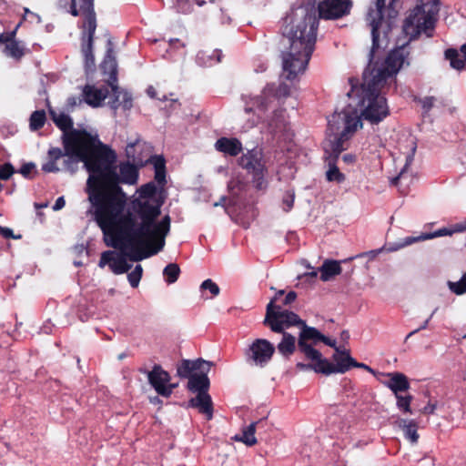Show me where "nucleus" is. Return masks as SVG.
<instances>
[{"mask_svg": "<svg viewBox=\"0 0 466 466\" xmlns=\"http://www.w3.org/2000/svg\"><path fill=\"white\" fill-rule=\"evenodd\" d=\"M0 235L6 238L19 239L21 235H15L13 230L6 227L0 226Z\"/></svg>", "mask_w": 466, "mask_h": 466, "instance_id": "obj_45", "label": "nucleus"}, {"mask_svg": "<svg viewBox=\"0 0 466 466\" xmlns=\"http://www.w3.org/2000/svg\"><path fill=\"white\" fill-rule=\"evenodd\" d=\"M147 380L156 392L166 398H168L174 389L177 387V384L170 382L169 373L158 365L154 366L152 370L147 373Z\"/></svg>", "mask_w": 466, "mask_h": 466, "instance_id": "obj_14", "label": "nucleus"}, {"mask_svg": "<svg viewBox=\"0 0 466 466\" xmlns=\"http://www.w3.org/2000/svg\"><path fill=\"white\" fill-rule=\"evenodd\" d=\"M313 46L301 42H288L281 52L282 72L285 78L295 80L307 69Z\"/></svg>", "mask_w": 466, "mask_h": 466, "instance_id": "obj_7", "label": "nucleus"}, {"mask_svg": "<svg viewBox=\"0 0 466 466\" xmlns=\"http://www.w3.org/2000/svg\"><path fill=\"white\" fill-rule=\"evenodd\" d=\"M50 115L52 116L53 121L56 123V125L64 131L63 137L66 134H70L74 132L75 130L68 131L72 127V120L71 118L66 115L63 112L56 111L53 109H50Z\"/></svg>", "mask_w": 466, "mask_h": 466, "instance_id": "obj_27", "label": "nucleus"}, {"mask_svg": "<svg viewBox=\"0 0 466 466\" xmlns=\"http://www.w3.org/2000/svg\"><path fill=\"white\" fill-rule=\"evenodd\" d=\"M352 367L362 368V369H365L366 370H368V371H370L371 373L374 372L373 370L371 368H370L369 366H367V365H365L363 363H358L357 361H356V364H352Z\"/></svg>", "mask_w": 466, "mask_h": 466, "instance_id": "obj_53", "label": "nucleus"}, {"mask_svg": "<svg viewBox=\"0 0 466 466\" xmlns=\"http://www.w3.org/2000/svg\"><path fill=\"white\" fill-rule=\"evenodd\" d=\"M180 268L177 264H168L163 271L166 281L168 284L176 282L178 279Z\"/></svg>", "mask_w": 466, "mask_h": 466, "instance_id": "obj_35", "label": "nucleus"}, {"mask_svg": "<svg viewBox=\"0 0 466 466\" xmlns=\"http://www.w3.org/2000/svg\"><path fill=\"white\" fill-rule=\"evenodd\" d=\"M15 170L11 164H4L0 165V179L6 180L8 179L13 174Z\"/></svg>", "mask_w": 466, "mask_h": 466, "instance_id": "obj_41", "label": "nucleus"}, {"mask_svg": "<svg viewBox=\"0 0 466 466\" xmlns=\"http://www.w3.org/2000/svg\"><path fill=\"white\" fill-rule=\"evenodd\" d=\"M150 163L154 166L155 170H164L165 161L164 158L159 156H155L150 158Z\"/></svg>", "mask_w": 466, "mask_h": 466, "instance_id": "obj_44", "label": "nucleus"}, {"mask_svg": "<svg viewBox=\"0 0 466 466\" xmlns=\"http://www.w3.org/2000/svg\"><path fill=\"white\" fill-rule=\"evenodd\" d=\"M445 56L450 61L451 66L452 68L456 70L464 69L466 65V44L461 46L460 50H447Z\"/></svg>", "mask_w": 466, "mask_h": 466, "instance_id": "obj_24", "label": "nucleus"}, {"mask_svg": "<svg viewBox=\"0 0 466 466\" xmlns=\"http://www.w3.org/2000/svg\"><path fill=\"white\" fill-rule=\"evenodd\" d=\"M25 15H30L33 19L36 20V22H40V17L37 15L31 13L28 8H25Z\"/></svg>", "mask_w": 466, "mask_h": 466, "instance_id": "obj_54", "label": "nucleus"}, {"mask_svg": "<svg viewBox=\"0 0 466 466\" xmlns=\"http://www.w3.org/2000/svg\"><path fill=\"white\" fill-rule=\"evenodd\" d=\"M396 425L402 431L405 438L412 444H416L419 440L418 424L411 419H399Z\"/></svg>", "mask_w": 466, "mask_h": 466, "instance_id": "obj_23", "label": "nucleus"}, {"mask_svg": "<svg viewBox=\"0 0 466 466\" xmlns=\"http://www.w3.org/2000/svg\"><path fill=\"white\" fill-rule=\"evenodd\" d=\"M198 61L203 66H212L220 61V54L218 51H212V54L200 52L198 55Z\"/></svg>", "mask_w": 466, "mask_h": 466, "instance_id": "obj_33", "label": "nucleus"}, {"mask_svg": "<svg viewBox=\"0 0 466 466\" xmlns=\"http://www.w3.org/2000/svg\"><path fill=\"white\" fill-rule=\"evenodd\" d=\"M319 271L322 281H329L341 273V267L339 261L328 259L323 262Z\"/></svg>", "mask_w": 466, "mask_h": 466, "instance_id": "obj_26", "label": "nucleus"}, {"mask_svg": "<svg viewBox=\"0 0 466 466\" xmlns=\"http://www.w3.org/2000/svg\"><path fill=\"white\" fill-rule=\"evenodd\" d=\"M277 298H273L267 306L264 323L274 332H283L285 329L291 326L301 325L303 321L299 316L291 311L281 310L276 305Z\"/></svg>", "mask_w": 466, "mask_h": 466, "instance_id": "obj_11", "label": "nucleus"}, {"mask_svg": "<svg viewBox=\"0 0 466 466\" xmlns=\"http://www.w3.org/2000/svg\"><path fill=\"white\" fill-rule=\"evenodd\" d=\"M350 0H325L319 5V16L324 19H337L349 14Z\"/></svg>", "mask_w": 466, "mask_h": 466, "instance_id": "obj_16", "label": "nucleus"}, {"mask_svg": "<svg viewBox=\"0 0 466 466\" xmlns=\"http://www.w3.org/2000/svg\"><path fill=\"white\" fill-rule=\"evenodd\" d=\"M420 3L409 15L403 26L404 32L410 38L420 33L429 35L428 31L433 28L439 12V0H420Z\"/></svg>", "mask_w": 466, "mask_h": 466, "instance_id": "obj_8", "label": "nucleus"}, {"mask_svg": "<svg viewBox=\"0 0 466 466\" xmlns=\"http://www.w3.org/2000/svg\"><path fill=\"white\" fill-rule=\"evenodd\" d=\"M155 178L157 182L162 183L165 180V169L155 170Z\"/></svg>", "mask_w": 466, "mask_h": 466, "instance_id": "obj_50", "label": "nucleus"}, {"mask_svg": "<svg viewBox=\"0 0 466 466\" xmlns=\"http://www.w3.org/2000/svg\"><path fill=\"white\" fill-rule=\"evenodd\" d=\"M147 94L151 98L157 97V89L154 86H148L147 89Z\"/></svg>", "mask_w": 466, "mask_h": 466, "instance_id": "obj_52", "label": "nucleus"}, {"mask_svg": "<svg viewBox=\"0 0 466 466\" xmlns=\"http://www.w3.org/2000/svg\"><path fill=\"white\" fill-rule=\"evenodd\" d=\"M315 2H316V0H309V2H308V3H311V4H314V5H315Z\"/></svg>", "mask_w": 466, "mask_h": 466, "instance_id": "obj_60", "label": "nucleus"}, {"mask_svg": "<svg viewBox=\"0 0 466 466\" xmlns=\"http://www.w3.org/2000/svg\"><path fill=\"white\" fill-rule=\"evenodd\" d=\"M284 294V290H279L273 298H277V301Z\"/></svg>", "mask_w": 466, "mask_h": 466, "instance_id": "obj_58", "label": "nucleus"}, {"mask_svg": "<svg viewBox=\"0 0 466 466\" xmlns=\"http://www.w3.org/2000/svg\"><path fill=\"white\" fill-rule=\"evenodd\" d=\"M191 407L198 409L199 412L206 415L208 420H210L213 415L211 397L208 392H199L196 398L189 401Z\"/></svg>", "mask_w": 466, "mask_h": 466, "instance_id": "obj_22", "label": "nucleus"}, {"mask_svg": "<svg viewBox=\"0 0 466 466\" xmlns=\"http://www.w3.org/2000/svg\"><path fill=\"white\" fill-rule=\"evenodd\" d=\"M143 268L141 265H137L135 268L127 275V279L131 287L137 288L139 285Z\"/></svg>", "mask_w": 466, "mask_h": 466, "instance_id": "obj_38", "label": "nucleus"}, {"mask_svg": "<svg viewBox=\"0 0 466 466\" xmlns=\"http://www.w3.org/2000/svg\"><path fill=\"white\" fill-rule=\"evenodd\" d=\"M428 240L427 233H422L417 237H406L396 244L393 248H389V251H396L405 247L410 246L416 242Z\"/></svg>", "mask_w": 466, "mask_h": 466, "instance_id": "obj_32", "label": "nucleus"}, {"mask_svg": "<svg viewBox=\"0 0 466 466\" xmlns=\"http://www.w3.org/2000/svg\"><path fill=\"white\" fill-rule=\"evenodd\" d=\"M301 326L302 329L298 339L299 348H302V345L315 347L319 342H323L329 347H335V339L321 334L317 329L309 327L304 322Z\"/></svg>", "mask_w": 466, "mask_h": 466, "instance_id": "obj_17", "label": "nucleus"}, {"mask_svg": "<svg viewBox=\"0 0 466 466\" xmlns=\"http://www.w3.org/2000/svg\"><path fill=\"white\" fill-rule=\"evenodd\" d=\"M296 298L297 294L294 291L289 292L284 299V304L289 305L292 303L296 299Z\"/></svg>", "mask_w": 466, "mask_h": 466, "instance_id": "obj_49", "label": "nucleus"}, {"mask_svg": "<svg viewBox=\"0 0 466 466\" xmlns=\"http://www.w3.org/2000/svg\"><path fill=\"white\" fill-rule=\"evenodd\" d=\"M212 363L202 359L196 360H183L177 366V374L180 378H188L187 389L194 392H208L209 380L208 373Z\"/></svg>", "mask_w": 466, "mask_h": 466, "instance_id": "obj_9", "label": "nucleus"}, {"mask_svg": "<svg viewBox=\"0 0 466 466\" xmlns=\"http://www.w3.org/2000/svg\"><path fill=\"white\" fill-rule=\"evenodd\" d=\"M46 120V114L44 111H35L30 117V128L36 130L44 126Z\"/></svg>", "mask_w": 466, "mask_h": 466, "instance_id": "obj_37", "label": "nucleus"}, {"mask_svg": "<svg viewBox=\"0 0 466 466\" xmlns=\"http://www.w3.org/2000/svg\"><path fill=\"white\" fill-rule=\"evenodd\" d=\"M299 350L304 355L305 360L309 361V363H297L296 366L299 370H311L316 373L328 376V359L320 351L313 346L305 345H302V348H299Z\"/></svg>", "mask_w": 466, "mask_h": 466, "instance_id": "obj_13", "label": "nucleus"}, {"mask_svg": "<svg viewBox=\"0 0 466 466\" xmlns=\"http://www.w3.org/2000/svg\"><path fill=\"white\" fill-rule=\"evenodd\" d=\"M428 320L425 322V324L421 327V329H425L427 326Z\"/></svg>", "mask_w": 466, "mask_h": 466, "instance_id": "obj_61", "label": "nucleus"}, {"mask_svg": "<svg viewBox=\"0 0 466 466\" xmlns=\"http://www.w3.org/2000/svg\"><path fill=\"white\" fill-rule=\"evenodd\" d=\"M107 65H108L111 68H114V67H115V63H114V61H113V60H111V59H109V60H106V61L104 62L103 66H104V67H106Z\"/></svg>", "mask_w": 466, "mask_h": 466, "instance_id": "obj_55", "label": "nucleus"}, {"mask_svg": "<svg viewBox=\"0 0 466 466\" xmlns=\"http://www.w3.org/2000/svg\"><path fill=\"white\" fill-rule=\"evenodd\" d=\"M293 201H294V198L293 196H289V199L286 200V203H287V206H288V208H290L293 205Z\"/></svg>", "mask_w": 466, "mask_h": 466, "instance_id": "obj_56", "label": "nucleus"}, {"mask_svg": "<svg viewBox=\"0 0 466 466\" xmlns=\"http://www.w3.org/2000/svg\"><path fill=\"white\" fill-rule=\"evenodd\" d=\"M112 91L115 98L110 104L113 108L129 109L132 106V96L127 91L119 89L117 86H112Z\"/></svg>", "mask_w": 466, "mask_h": 466, "instance_id": "obj_25", "label": "nucleus"}, {"mask_svg": "<svg viewBox=\"0 0 466 466\" xmlns=\"http://www.w3.org/2000/svg\"><path fill=\"white\" fill-rule=\"evenodd\" d=\"M107 95L108 89L106 87L86 86L83 89L84 100L92 107L101 106Z\"/></svg>", "mask_w": 466, "mask_h": 466, "instance_id": "obj_19", "label": "nucleus"}, {"mask_svg": "<svg viewBox=\"0 0 466 466\" xmlns=\"http://www.w3.org/2000/svg\"><path fill=\"white\" fill-rule=\"evenodd\" d=\"M318 18L314 4L293 6L283 20V35L288 42H301L314 46Z\"/></svg>", "mask_w": 466, "mask_h": 466, "instance_id": "obj_5", "label": "nucleus"}, {"mask_svg": "<svg viewBox=\"0 0 466 466\" xmlns=\"http://www.w3.org/2000/svg\"><path fill=\"white\" fill-rule=\"evenodd\" d=\"M18 26L19 25L13 32L0 34V44H5V54L15 59H19L24 56L23 46L14 40Z\"/></svg>", "mask_w": 466, "mask_h": 466, "instance_id": "obj_18", "label": "nucleus"}, {"mask_svg": "<svg viewBox=\"0 0 466 466\" xmlns=\"http://www.w3.org/2000/svg\"><path fill=\"white\" fill-rule=\"evenodd\" d=\"M388 380L384 381V385L389 388L394 396L401 394L410 389V383L407 377L400 372H390L385 375Z\"/></svg>", "mask_w": 466, "mask_h": 466, "instance_id": "obj_20", "label": "nucleus"}, {"mask_svg": "<svg viewBox=\"0 0 466 466\" xmlns=\"http://www.w3.org/2000/svg\"><path fill=\"white\" fill-rule=\"evenodd\" d=\"M326 178L330 182L341 183L344 181L345 176L339 171L336 165L329 163L326 171Z\"/></svg>", "mask_w": 466, "mask_h": 466, "instance_id": "obj_34", "label": "nucleus"}, {"mask_svg": "<svg viewBox=\"0 0 466 466\" xmlns=\"http://www.w3.org/2000/svg\"><path fill=\"white\" fill-rule=\"evenodd\" d=\"M397 408L405 414H412L411 401L412 396L410 394H399L395 396Z\"/></svg>", "mask_w": 466, "mask_h": 466, "instance_id": "obj_31", "label": "nucleus"}, {"mask_svg": "<svg viewBox=\"0 0 466 466\" xmlns=\"http://www.w3.org/2000/svg\"><path fill=\"white\" fill-rule=\"evenodd\" d=\"M414 152L415 144L413 141H410L409 152H407L403 157H398V162L401 166L399 176L397 177L398 180L401 181L406 178L408 168L413 161Z\"/></svg>", "mask_w": 466, "mask_h": 466, "instance_id": "obj_29", "label": "nucleus"}, {"mask_svg": "<svg viewBox=\"0 0 466 466\" xmlns=\"http://www.w3.org/2000/svg\"><path fill=\"white\" fill-rule=\"evenodd\" d=\"M387 2L389 16H394L397 14L398 0H378L376 8L369 12L367 18L371 28V45L367 53L368 65L363 76L373 78L379 86H385L389 78L410 66V51L406 46L396 47L385 54L390 31V21L384 17Z\"/></svg>", "mask_w": 466, "mask_h": 466, "instance_id": "obj_3", "label": "nucleus"}, {"mask_svg": "<svg viewBox=\"0 0 466 466\" xmlns=\"http://www.w3.org/2000/svg\"><path fill=\"white\" fill-rule=\"evenodd\" d=\"M342 160L347 164H352L356 161V157L352 154H345L342 157Z\"/></svg>", "mask_w": 466, "mask_h": 466, "instance_id": "obj_51", "label": "nucleus"}, {"mask_svg": "<svg viewBox=\"0 0 466 466\" xmlns=\"http://www.w3.org/2000/svg\"><path fill=\"white\" fill-rule=\"evenodd\" d=\"M75 133H87L86 131H74L66 134L63 138L64 151L59 147H50L47 151L45 161L42 164V170L46 173H58L63 170L75 173L77 170V165L83 160H78L76 157L69 156L66 152V140Z\"/></svg>", "mask_w": 466, "mask_h": 466, "instance_id": "obj_10", "label": "nucleus"}, {"mask_svg": "<svg viewBox=\"0 0 466 466\" xmlns=\"http://www.w3.org/2000/svg\"><path fill=\"white\" fill-rule=\"evenodd\" d=\"M464 380H466V374H465V376H464Z\"/></svg>", "mask_w": 466, "mask_h": 466, "instance_id": "obj_62", "label": "nucleus"}, {"mask_svg": "<svg viewBox=\"0 0 466 466\" xmlns=\"http://www.w3.org/2000/svg\"><path fill=\"white\" fill-rule=\"evenodd\" d=\"M319 272V270L318 271L317 270H312V271L309 272L307 275L309 276V277L315 278V277H317Z\"/></svg>", "mask_w": 466, "mask_h": 466, "instance_id": "obj_57", "label": "nucleus"}, {"mask_svg": "<svg viewBox=\"0 0 466 466\" xmlns=\"http://www.w3.org/2000/svg\"><path fill=\"white\" fill-rule=\"evenodd\" d=\"M256 433V422H252L249 425L243 428L240 434L235 435L233 440L240 441L247 446H253L257 443Z\"/></svg>", "mask_w": 466, "mask_h": 466, "instance_id": "obj_28", "label": "nucleus"}, {"mask_svg": "<svg viewBox=\"0 0 466 466\" xmlns=\"http://www.w3.org/2000/svg\"><path fill=\"white\" fill-rule=\"evenodd\" d=\"M275 353L274 345L265 339H254L245 350L244 356L248 364L263 368L269 363Z\"/></svg>", "mask_w": 466, "mask_h": 466, "instance_id": "obj_12", "label": "nucleus"}, {"mask_svg": "<svg viewBox=\"0 0 466 466\" xmlns=\"http://www.w3.org/2000/svg\"><path fill=\"white\" fill-rule=\"evenodd\" d=\"M452 235H453V231H452L451 226L439 228L438 230L431 232V233H427L428 240L435 238L452 236Z\"/></svg>", "mask_w": 466, "mask_h": 466, "instance_id": "obj_39", "label": "nucleus"}, {"mask_svg": "<svg viewBox=\"0 0 466 466\" xmlns=\"http://www.w3.org/2000/svg\"><path fill=\"white\" fill-rule=\"evenodd\" d=\"M290 95L291 89L287 84H280L278 87L271 84L259 93L248 96L245 100L247 123L243 128L248 130L259 126L262 131L270 134L287 131L289 116L283 106Z\"/></svg>", "mask_w": 466, "mask_h": 466, "instance_id": "obj_4", "label": "nucleus"}, {"mask_svg": "<svg viewBox=\"0 0 466 466\" xmlns=\"http://www.w3.org/2000/svg\"><path fill=\"white\" fill-rule=\"evenodd\" d=\"M451 226L453 234L463 233L466 231V219H464L461 222L452 224Z\"/></svg>", "mask_w": 466, "mask_h": 466, "instance_id": "obj_46", "label": "nucleus"}, {"mask_svg": "<svg viewBox=\"0 0 466 466\" xmlns=\"http://www.w3.org/2000/svg\"><path fill=\"white\" fill-rule=\"evenodd\" d=\"M437 409V402H429L423 409L425 414H433Z\"/></svg>", "mask_w": 466, "mask_h": 466, "instance_id": "obj_47", "label": "nucleus"}, {"mask_svg": "<svg viewBox=\"0 0 466 466\" xmlns=\"http://www.w3.org/2000/svg\"><path fill=\"white\" fill-rule=\"evenodd\" d=\"M334 353L330 361L328 360V376L331 374H343L352 368V364H356V360L350 356V350L344 347H338L335 339Z\"/></svg>", "mask_w": 466, "mask_h": 466, "instance_id": "obj_15", "label": "nucleus"}, {"mask_svg": "<svg viewBox=\"0 0 466 466\" xmlns=\"http://www.w3.org/2000/svg\"><path fill=\"white\" fill-rule=\"evenodd\" d=\"M383 87L373 78L365 76L360 86H352L348 93L347 106L328 119L327 138L324 142L327 152L339 154L343 149L342 141L361 127V117L371 124H378L390 115L387 99L381 93Z\"/></svg>", "mask_w": 466, "mask_h": 466, "instance_id": "obj_2", "label": "nucleus"}, {"mask_svg": "<svg viewBox=\"0 0 466 466\" xmlns=\"http://www.w3.org/2000/svg\"><path fill=\"white\" fill-rule=\"evenodd\" d=\"M200 288H201V289L208 290L213 297L218 296L219 294L218 286L211 279L204 280L202 282Z\"/></svg>", "mask_w": 466, "mask_h": 466, "instance_id": "obj_40", "label": "nucleus"}, {"mask_svg": "<svg viewBox=\"0 0 466 466\" xmlns=\"http://www.w3.org/2000/svg\"><path fill=\"white\" fill-rule=\"evenodd\" d=\"M65 205H66V201H65L64 197H59L56 199V203L54 204L53 209L55 211L60 210V209H62L65 207Z\"/></svg>", "mask_w": 466, "mask_h": 466, "instance_id": "obj_48", "label": "nucleus"}, {"mask_svg": "<svg viewBox=\"0 0 466 466\" xmlns=\"http://www.w3.org/2000/svg\"><path fill=\"white\" fill-rule=\"evenodd\" d=\"M341 336H342V338H343L344 339H347L349 338V333H348L347 331H343V332L341 333Z\"/></svg>", "mask_w": 466, "mask_h": 466, "instance_id": "obj_59", "label": "nucleus"}, {"mask_svg": "<svg viewBox=\"0 0 466 466\" xmlns=\"http://www.w3.org/2000/svg\"><path fill=\"white\" fill-rule=\"evenodd\" d=\"M66 147L69 156L83 160L89 173L86 192L104 242L121 251L103 252L98 266L101 268L108 266L113 273L120 275L131 268L127 258L140 261L158 253L170 230V218L165 216L156 221L162 200L155 185L142 186L127 207V195L119 183L137 182V170L134 165L121 164L117 175L115 152L89 133L73 134L66 140Z\"/></svg>", "mask_w": 466, "mask_h": 466, "instance_id": "obj_1", "label": "nucleus"}, {"mask_svg": "<svg viewBox=\"0 0 466 466\" xmlns=\"http://www.w3.org/2000/svg\"><path fill=\"white\" fill-rule=\"evenodd\" d=\"M296 350V338L289 333L283 332L282 339L278 344V350L283 356H290Z\"/></svg>", "mask_w": 466, "mask_h": 466, "instance_id": "obj_30", "label": "nucleus"}, {"mask_svg": "<svg viewBox=\"0 0 466 466\" xmlns=\"http://www.w3.org/2000/svg\"><path fill=\"white\" fill-rule=\"evenodd\" d=\"M71 14L75 16L84 17L82 31V53L85 57V65L87 70L95 66V58L92 54L93 35L96 28V17L93 10L92 0H72Z\"/></svg>", "mask_w": 466, "mask_h": 466, "instance_id": "obj_6", "label": "nucleus"}, {"mask_svg": "<svg viewBox=\"0 0 466 466\" xmlns=\"http://www.w3.org/2000/svg\"><path fill=\"white\" fill-rule=\"evenodd\" d=\"M35 171V165L32 162L24 164L20 168V173L25 177H29L33 172Z\"/></svg>", "mask_w": 466, "mask_h": 466, "instance_id": "obj_43", "label": "nucleus"}, {"mask_svg": "<svg viewBox=\"0 0 466 466\" xmlns=\"http://www.w3.org/2000/svg\"><path fill=\"white\" fill-rule=\"evenodd\" d=\"M136 147H144V145H143V144H141L139 141H137V142H136V143H134V144H130V145H128V146L127 147V149H126V151H127V157H128L129 158H132V159H133V161L137 162V163H140V162H141V160H140V159H138V157H136L135 152H134V148H135Z\"/></svg>", "mask_w": 466, "mask_h": 466, "instance_id": "obj_42", "label": "nucleus"}, {"mask_svg": "<svg viewBox=\"0 0 466 466\" xmlns=\"http://www.w3.org/2000/svg\"><path fill=\"white\" fill-rule=\"evenodd\" d=\"M216 150L229 156H237L242 151V144L237 138L221 137L215 143Z\"/></svg>", "mask_w": 466, "mask_h": 466, "instance_id": "obj_21", "label": "nucleus"}, {"mask_svg": "<svg viewBox=\"0 0 466 466\" xmlns=\"http://www.w3.org/2000/svg\"><path fill=\"white\" fill-rule=\"evenodd\" d=\"M448 287L456 295H463L466 293V273L457 281H449Z\"/></svg>", "mask_w": 466, "mask_h": 466, "instance_id": "obj_36", "label": "nucleus"}]
</instances>
